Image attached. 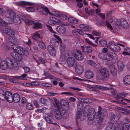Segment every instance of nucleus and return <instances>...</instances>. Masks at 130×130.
<instances>
[{
    "label": "nucleus",
    "instance_id": "c03bdc74",
    "mask_svg": "<svg viewBox=\"0 0 130 130\" xmlns=\"http://www.w3.org/2000/svg\"><path fill=\"white\" fill-rule=\"evenodd\" d=\"M98 41H95V43L98 44ZM99 44L101 46H106L107 45V41H99Z\"/></svg>",
    "mask_w": 130,
    "mask_h": 130
},
{
    "label": "nucleus",
    "instance_id": "f704fd0d",
    "mask_svg": "<svg viewBox=\"0 0 130 130\" xmlns=\"http://www.w3.org/2000/svg\"><path fill=\"white\" fill-rule=\"evenodd\" d=\"M72 32L73 35L77 33H78L81 35H84V33L83 31L78 29H76L74 30H73L72 31Z\"/></svg>",
    "mask_w": 130,
    "mask_h": 130
},
{
    "label": "nucleus",
    "instance_id": "6ab92c4d",
    "mask_svg": "<svg viewBox=\"0 0 130 130\" xmlns=\"http://www.w3.org/2000/svg\"><path fill=\"white\" fill-rule=\"evenodd\" d=\"M11 55L13 58L17 61H21L22 60L21 55L15 51L12 52L11 53Z\"/></svg>",
    "mask_w": 130,
    "mask_h": 130
},
{
    "label": "nucleus",
    "instance_id": "20e7f679",
    "mask_svg": "<svg viewBox=\"0 0 130 130\" xmlns=\"http://www.w3.org/2000/svg\"><path fill=\"white\" fill-rule=\"evenodd\" d=\"M11 48L19 54L23 55L25 54V51L24 49L20 46H18L16 44H13L11 45Z\"/></svg>",
    "mask_w": 130,
    "mask_h": 130
},
{
    "label": "nucleus",
    "instance_id": "0eeeda50",
    "mask_svg": "<svg viewBox=\"0 0 130 130\" xmlns=\"http://www.w3.org/2000/svg\"><path fill=\"white\" fill-rule=\"evenodd\" d=\"M48 23L49 24L51 25H54L56 24L59 25H66L61 21L53 18H51L48 21Z\"/></svg>",
    "mask_w": 130,
    "mask_h": 130
},
{
    "label": "nucleus",
    "instance_id": "0e129e2a",
    "mask_svg": "<svg viewBox=\"0 0 130 130\" xmlns=\"http://www.w3.org/2000/svg\"><path fill=\"white\" fill-rule=\"evenodd\" d=\"M92 34L96 36H99L100 35V32H98L95 30H93L92 31Z\"/></svg>",
    "mask_w": 130,
    "mask_h": 130
},
{
    "label": "nucleus",
    "instance_id": "f3484780",
    "mask_svg": "<svg viewBox=\"0 0 130 130\" xmlns=\"http://www.w3.org/2000/svg\"><path fill=\"white\" fill-rule=\"evenodd\" d=\"M101 75L104 77L108 78L109 76V73L108 70L105 68H103L100 70Z\"/></svg>",
    "mask_w": 130,
    "mask_h": 130
},
{
    "label": "nucleus",
    "instance_id": "58836bf2",
    "mask_svg": "<svg viewBox=\"0 0 130 130\" xmlns=\"http://www.w3.org/2000/svg\"><path fill=\"white\" fill-rule=\"evenodd\" d=\"M37 43H38V45L39 47L41 49L44 50L46 48V46L45 43L43 41H38Z\"/></svg>",
    "mask_w": 130,
    "mask_h": 130
},
{
    "label": "nucleus",
    "instance_id": "7c9ffc66",
    "mask_svg": "<svg viewBox=\"0 0 130 130\" xmlns=\"http://www.w3.org/2000/svg\"><path fill=\"white\" fill-rule=\"evenodd\" d=\"M121 26L125 28H127L128 26V24L126 21L123 19H121Z\"/></svg>",
    "mask_w": 130,
    "mask_h": 130
},
{
    "label": "nucleus",
    "instance_id": "774afa93",
    "mask_svg": "<svg viewBox=\"0 0 130 130\" xmlns=\"http://www.w3.org/2000/svg\"><path fill=\"white\" fill-rule=\"evenodd\" d=\"M114 21L115 23L118 25L120 26L121 23V19H114Z\"/></svg>",
    "mask_w": 130,
    "mask_h": 130
},
{
    "label": "nucleus",
    "instance_id": "a878e982",
    "mask_svg": "<svg viewBox=\"0 0 130 130\" xmlns=\"http://www.w3.org/2000/svg\"><path fill=\"white\" fill-rule=\"evenodd\" d=\"M121 127L122 130H130V121L126 122Z\"/></svg>",
    "mask_w": 130,
    "mask_h": 130
},
{
    "label": "nucleus",
    "instance_id": "8fccbe9b",
    "mask_svg": "<svg viewBox=\"0 0 130 130\" xmlns=\"http://www.w3.org/2000/svg\"><path fill=\"white\" fill-rule=\"evenodd\" d=\"M58 18L62 20H64L67 19V17L65 15L60 13Z\"/></svg>",
    "mask_w": 130,
    "mask_h": 130
},
{
    "label": "nucleus",
    "instance_id": "ddd939ff",
    "mask_svg": "<svg viewBox=\"0 0 130 130\" xmlns=\"http://www.w3.org/2000/svg\"><path fill=\"white\" fill-rule=\"evenodd\" d=\"M81 48L83 52L86 55L91 53L92 51L91 47L89 46H81Z\"/></svg>",
    "mask_w": 130,
    "mask_h": 130
},
{
    "label": "nucleus",
    "instance_id": "393cba45",
    "mask_svg": "<svg viewBox=\"0 0 130 130\" xmlns=\"http://www.w3.org/2000/svg\"><path fill=\"white\" fill-rule=\"evenodd\" d=\"M124 84L126 85L130 84V75H126L123 79Z\"/></svg>",
    "mask_w": 130,
    "mask_h": 130
},
{
    "label": "nucleus",
    "instance_id": "c756f323",
    "mask_svg": "<svg viewBox=\"0 0 130 130\" xmlns=\"http://www.w3.org/2000/svg\"><path fill=\"white\" fill-rule=\"evenodd\" d=\"M1 68L3 70H5L8 68L6 62L5 60H3L0 64Z\"/></svg>",
    "mask_w": 130,
    "mask_h": 130
},
{
    "label": "nucleus",
    "instance_id": "4c0bfd02",
    "mask_svg": "<svg viewBox=\"0 0 130 130\" xmlns=\"http://www.w3.org/2000/svg\"><path fill=\"white\" fill-rule=\"evenodd\" d=\"M62 117L64 119H67L69 117L68 113L66 110H63L61 111Z\"/></svg>",
    "mask_w": 130,
    "mask_h": 130
},
{
    "label": "nucleus",
    "instance_id": "a211bd4d",
    "mask_svg": "<svg viewBox=\"0 0 130 130\" xmlns=\"http://www.w3.org/2000/svg\"><path fill=\"white\" fill-rule=\"evenodd\" d=\"M109 47L113 51L116 52H119L121 50V48L117 44L110 43L109 44Z\"/></svg>",
    "mask_w": 130,
    "mask_h": 130
},
{
    "label": "nucleus",
    "instance_id": "f257e3e1",
    "mask_svg": "<svg viewBox=\"0 0 130 130\" xmlns=\"http://www.w3.org/2000/svg\"><path fill=\"white\" fill-rule=\"evenodd\" d=\"M109 117L112 122L109 123L108 126L106 129V130H115L116 128V126L114 123H116L119 120V119L117 116L115 115L112 112L111 113L109 114Z\"/></svg>",
    "mask_w": 130,
    "mask_h": 130
},
{
    "label": "nucleus",
    "instance_id": "412c9836",
    "mask_svg": "<svg viewBox=\"0 0 130 130\" xmlns=\"http://www.w3.org/2000/svg\"><path fill=\"white\" fill-rule=\"evenodd\" d=\"M56 30L57 32L61 35H63L66 31V29L63 26H58L56 28Z\"/></svg>",
    "mask_w": 130,
    "mask_h": 130
},
{
    "label": "nucleus",
    "instance_id": "6e6d98bb",
    "mask_svg": "<svg viewBox=\"0 0 130 130\" xmlns=\"http://www.w3.org/2000/svg\"><path fill=\"white\" fill-rule=\"evenodd\" d=\"M76 1L77 2V5L79 8L82 7L83 4L82 3V0H76Z\"/></svg>",
    "mask_w": 130,
    "mask_h": 130
},
{
    "label": "nucleus",
    "instance_id": "b1692460",
    "mask_svg": "<svg viewBox=\"0 0 130 130\" xmlns=\"http://www.w3.org/2000/svg\"><path fill=\"white\" fill-rule=\"evenodd\" d=\"M85 77L88 79H90L94 76V73L93 72L90 70L87 71L85 73Z\"/></svg>",
    "mask_w": 130,
    "mask_h": 130
},
{
    "label": "nucleus",
    "instance_id": "2f4dec72",
    "mask_svg": "<svg viewBox=\"0 0 130 130\" xmlns=\"http://www.w3.org/2000/svg\"><path fill=\"white\" fill-rule=\"evenodd\" d=\"M97 113L87 114V116L88 120L90 121H92L95 118L96 115V116L97 115Z\"/></svg>",
    "mask_w": 130,
    "mask_h": 130
},
{
    "label": "nucleus",
    "instance_id": "5701e85b",
    "mask_svg": "<svg viewBox=\"0 0 130 130\" xmlns=\"http://www.w3.org/2000/svg\"><path fill=\"white\" fill-rule=\"evenodd\" d=\"M111 13L110 11L107 12L106 14V17L108 21L110 23L113 22V19H115V17L111 15Z\"/></svg>",
    "mask_w": 130,
    "mask_h": 130
},
{
    "label": "nucleus",
    "instance_id": "4be33fe9",
    "mask_svg": "<svg viewBox=\"0 0 130 130\" xmlns=\"http://www.w3.org/2000/svg\"><path fill=\"white\" fill-rule=\"evenodd\" d=\"M12 98V102H13L15 103H18L20 100V95L17 93H15L13 94Z\"/></svg>",
    "mask_w": 130,
    "mask_h": 130
},
{
    "label": "nucleus",
    "instance_id": "7ed1b4c3",
    "mask_svg": "<svg viewBox=\"0 0 130 130\" xmlns=\"http://www.w3.org/2000/svg\"><path fill=\"white\" fill-rule=\"evenodd\" d=\"M104 115L103 113L102 110H99L97 113V115L96 116L95 118L92 122L93 124L94 125H97L100 121H101L103 119V117Z\"/></svg>",
    "mask_w": 130,
    "mask_h": 130
},
{
    "label": "nucleus",
    "instance_id": "09e8293b",
    "mask_svg": "<svg viewBox=\"0 0 130 130\" xmlns=\"http://www.w3.org/2000/svg\"><path fill=\"white\" fill-rule=\"evenodd\" d=\"M32 38L34 40H36L40 38V37L39 35L37 32H36L33 34Z\"/></svg>",
    "mask_w": 130,
    "mask_h": 130
},
{
    "label": "nucleus",
    "instance_id": "bb28decb",
    "mask_svg": "<svg viewBox=\"0 0 130 130\" xmlns=\"http://www.w3.org/2000/svg\"><path fill=\"white\" fill-rule=\"evenodd\" d=\"M76 72L79 74L80 75L83 72V67L79 65H77L75 68Z\"/></svg>",
    "mask_w": 130,
    "mask_h": 130
},
{
    "label": "nucleus",
    "instance_id": "603ef678",
    "mask_svg": "<svg viewBox=\"0 0 130 130\" xmlns=\"http://www.w3.org/2000/svg\"><path fill=\"white\" fill-rule=\"evenodd\" d=\"M26 101L27 100L26 99L25 97H23L22 98V99L19 103V104L21 106H22L24 104L26 103Z\"/></svg>",
    "mask_w": 130,
    "mask_h": 130
},
{
    "label": "nucleus",
    "instance_id": "052dcab7",
    "mask_svg": "<svg viewBox=\"0 0 130 130\" xmlns=\"http://www.w3.org/2000/svg\"><path fill=\"white\" fill-rule=\"evenodd\" d=\"M46 26L47 27V28L51 32L54 34H55L56 33V32L53 30L51 26L48 25H46Z\"/></svg>",
    "mask_w": 130,
    "mask_h": 130
},
{
    "label": "nucleus",
    "instance_id": "338daca9",
    "mask_svg": "<svg viewBox=\"0 0 130 130\" xmlns=\"http://www.w3.org/2000/svg\"><path fill=\"white\" fill-rule=\"evenodd\" d=\"M95 113L94 109L93 108H91L89 109V110L88 111L87 114H89L91 113Z\"/></svg>",
    "mask_w": 130,
    "mask_h": 130
},
{
    "label": "nucleus",
    "instance_id": "6e6552de",
    "mask_svg": "<svg viewBox=\"0 0 130 130\" xmlns=\"http://www.w3.org/2000/svg\"><path fill=\"white\" fill-rule=\"evenodd\" d=\"M4 30L5 33L10 36V40H15V32L12 29L8 28H6Z\"/></svg>",
    "mask_w": 130,
    "mask_h": 130
},
{
    "label": "nucleus",
    "instance_id": "79ce46f5",
    "mask_svg": "<svg viewBox=\"0 0 130 130\" xmlns=\"http://www.w3.org/2000/svg\"><path fill=\"white\" fill-rule=\"evenodd\" d=\"M42 13L44 15H47L49 13L50 14V13L47 8H44L42 10Z\"/></svg>",
    "mask_w": 130,
    "mask_h": 130
},
{
    "label": "nucleus",
    "instance_id": "a18cd8bd",
    "mask_svg": "<svg viewBox=\"0 0 130 130\" xmlns=\"http://www.w3.org/2000/svg\"><path fill=\"white\" fill-rule=\"evenodd\" d=\"M99 58L103 60H106V54L103 53H100L98 55Z\"/></svg>",
    "mask_w": 130,
    "mask_h": 130
},
{
    "label": "nucleus",
    "instance_id": "9d476101",
    "mask_svg": "<svg viewBox=\"0 0 130 130\" xmlns=\"http://www.w3.org/2000/svg\"><path fill=\"white\" fill-rule=\"evenodd\" d=\"M83 112L82 110H78L76 114V122L79 121V120L80 121H83L85 118V116L83 115Z\"/></svg>",
    "mask_w": 130,
    "mask_h": 130
},
{
    "label": "nucleus",
    "instance_id": "9b49d317",
    "mask_svg": "<svg viewBox=\"0 0 130 130\" xmlns=\"http://www.w3.org/2000/svg\"><path fill=\"white\" fill-rule=\"evenodd\" d=\"M47 49L49 53L53 56H55L56 52L55 48L53 45H49L47 46Z\"/></svg>",
    "mask_w": 130,
    "mask_h": 130
},
{
    "label": "nucleus",
    "instance_id": "ea45409f",
    "mask_svg": "<svg viewBox=\"0 0 130 130\" xmlns=\"http://www.w3.org/2000/svg\"><path fill=\"white\" fill-rule=\"evenodd\" d=\"M110 72L114 76H116L117 75V70L115 67H112L110 70Z\"/></svg>",
    "mask_w": 130,
    "mask_h": 130
},
{
    "label": "nucleus",
    "instance_id": "4d7b16f0",
    "mask_svg": "<svg viewBox=\"0 0 130 130\" xmlns=\"http://www.w3.org/2000/svg\"><path fill=\"white\" fill-rule=\"evenodd\" d=\"M26 108L27 109L32 110L33 108V107L31 104L30 103L27 104L26 105Z\"/></svg>",
    "mask_w": 130,
    "mask_h": 130
},
{
    "label": "nucleus",
    "instance_id": "de8ad7c7",
    "mask_svg": "<svg viewBox=\"0 0 130 130\" xmlns=\"http://www.w3.org/2000/svg\"><path fill=\"white\" fill-rule=\"evenodd\" d=\"M124 64L123 63L121 62H119L118 64L119 69L120 71H122L124 68Z\"/></svg>",
    "mask_w": 130,
    "mask_h": 130
},
{
    "label": "nucleus",
    "instance_id": "e2e57ef3",
    "mask_svg": "<svg viewBox=\"0 0 130 130\" xmlns=\"http://www.w3.org/2000/svg\"><path fill=\"white\" fill-rule=\"evenodd\" d=\"M98 15L100 16V18L102 19V22L103 23H104V22L103 21V20H104L105 19V14L102 13H98Z\"/></svg>",
    "mask_w": 130,
    "mask_h": 130
},
{
    "label": "nucleus",
    "instance_id": "473e14b6",
    "mask_svg": "<svg viewBox=\"0 0 130 130\" xmlns=\"http://www.w3.org/2000/svg\"><path fill=\"white\" fill-rule=\"evenodd\" d=\"M130 54V48L126 47L124 49L123 52L122 53V54L124 56L129 55Z\"/></svg>",
    "mask_w": 130,
    "mask_h": 130
},
{
    "label": "nucleus",
    "instance_id": "1a4fd4ad",
    "mask_svg": "<svg viewBox=\"0 0 130 130\" xmlns=\"http://www.w3.org/2000/svg\"><path fill=\"white\" fill-rule=\"evenodd\" d=\"M106 57L107 60L110 61L117 59L116 55L113 52H108L106 54Z\"/></svg>",
    "mask_w": 130,
    "mask_h": 130
},
{
    "label": "nucleus",
    "instance_id": "423d86ee",
    "mask_svg": "<svg viewBox=\"0 0 130 130\" xmlns=\"http://www.w3.org/2000/svg\"><path fill=\"white\" fill-rule=\"evenodd\" d=\"M72 54L76 59L78 60H85V58L82 56L81 52L79 50H77L76 52H73Z\"/></svg>",
    "mask_w": 130,
    "mask_h": 130
},
{
    "label": "nucleus",
    "instance_id": "e433bc0d",
    "mask_svg": "<svg viewBox=\"0 0 130 130\" xmlns=\"http://www.w3.org/2000/svg\"><path fill=\"white\" fill-rule=\"evenodd\" d=\"M15 76H13L12 77V78H9V81L11 83H16L19 82V80L18 78L14 77Z\"/></svg>",
    "mask_w": 130,
    "mask_h": 130
},
{
    "label": "nucleus",
    "instance_id": "864d4df0",
    "mask_svg": "<svg viewBox=\"0 0 130 130\" xmlns=\"http://www.w3.org/2000/svg\"><path fill=\"white\" fill-rule=\"evenodd\" d=\"M60 13L56 11H54L52 13H50V15H53L57 17H59Z\"/></svg>",
    "mask_w": 130,
    "mask_h": 130
},
{
    "label": "nucleus",
    "instance_id": "5fc2aeb1",
    "mask_svg": "<svg viewBox=\"0 0 130 130\" xmlns=\"http://www.w3.org/2000/svg\"><path fill=\"white\" fill-rule=\"evenodd\" d=\"M87 62L88 64L93 67H96V64L94 62L91 60H88L87 61Z\"/></svg>",
    "mask_w": 130,
    "mask_h": 130
},
{
    "label": "nucleus",
    "instance_id": "cd10ccee",
    "mask_svg": "<svg viewBox=\"0 0 130 130\" xmlns=\"http://www.w3.org/2000/svg\"><path fill=\"white\" fill-rule=\"evenodd\" d=\"M55 116L57 119H61L62 118L61 111L60 112L58 109H55Z\"/></svg>",
    "mask_w": 130,
    "mask_h": 130
},
{
    "label": "nucleus",
    "instance_id": "a19ab883",
    "mask_svg": "<svg viewBox=\"0 0 130 130\" xmlns=\"http://www.w3.org/2000/svg\"><path fill=\"white\" fill-rule=\"evenodd\" d=\"M94 87L96 88L100 89H103L105 90H109L110 89V88L105 87L103 86H100L98 85H95Z\"/></svg>",
    "mask_w": 130,
    "mask_h": 130
},
{
    "label": "nucleus",
    "instance_id": "c85d7f7f",
    "mask_svg": "<svg viewBox=\"0 0 130 130\" xmlns=\"http://www.w3.org/2000/svg\"><path fill=\"white\" fill-rule=\"evenodd\" d=\"M68 21H69V23H67L65 24L66 25H69V23H73L76 24H77L78 23V21L75 18L72 17H69L68 18Z\"/></svg>",
    "mask_w": 130,
    "mask_h": 130
},
{
    "label": "nucleus",
    "instance_id": "aec40b11",
    "mask_svg": "<svg viewBox=\"0 0 130 130\" xmlns=\"http://www.w3.org/2000/svg\"><path fill=\"white\" fill-rule=\"evenodd\" d=\"M75 61L74 58L72 57H69L67 60V63L70 67L73 66L75 62Z\"/></svg>",
    "mask_w": 130,
    "mask_h": 130
},
{
    "label": "nucleus",
    "instance_id": "72a5a7b5",
    "mask_svg": "<svg viewBox=\"0 0 130 130\" xmlns=\"http://www.w3.org/2000/svg\"><path fill=\"white\" fill-rule=\"evenodd\" d=\"M7 12L10 17H12L13 18H14L15 17L16 14L12 10L8 9L7 10Z\"/></svg>",
    "mask_w": 130,
    "mask_h": 130
},
{
    "label": "nucleus",
    "instance_id": "3c124183",
    "mask_svg": "<svg viewBox=\"0 0 130 130\" xmlns=\"http://www.w3.org/2000/svg\"><path fill=\"white\" fill-rule=\"evenodd\" d=\"M0 25L4 26H7L8 24L3 19L0 18Z\"/></svg>",
    "mask_w": 130,
    "mask_h": 130
},
{
    "label": "nucleus",
    "instance_id": "37998d69",
    "mask_svg": "<svg viewBox=\"0 0 130 130\" xmlns=\"http://www.w3.org/2000/svg\"><path fill=\"white\" fill-rule=\"evenodd\" d=\"M34 25L33 28L34 29L40 28H41L42 26L41 24L38 22L34 23Z\"/></svg>",
    "mask_w": 130,
    "mask_h": 130
},
{
    "label": "nucleus",
    "instance_id": "69168bd1",
    "mask_svg": "<svg viewBox=\"0 0 130 130\" xmlns=\"http://www.w3.org/2000/svg\"><path fill=\"white\" fill-rule=\"evenodd\" d=\"M28 17L27 16H25L24 15H22L21 16V19L25 21H26L28 18Z\"/></svg>",
    "mask_w": 130,
    "mask_h": 130
},
{
    "label": "nucleus",
    "instance_id": "13d9d810",
    "mask_svg": "<svg viewBox=\"0 0 130 130\" xmlns=\"http://www.w3.org/2000/svg\"><path fill=\"white\" fill-rule=\"evenodd\" d=\"M7 23H11L13 22V19L12 17H7L6 18Z\"/></svg>",
    "mask_w": 130,
    "mask_h": 130
},
{
    "label": "nucleus",
    "instance_id": "c9c22d12",
    "mask_svg": "<svg viewBox=\"0 0 130 130\" xmlns=\"http://www.w3.org/2000/svg\"><path fill=\"white\" fill-rule=\"evenodd\" d=\"M13 22L15 25L19 24L21 23V21L19 18L18 17H17L16 15L15 17L13 18Z\"/></svg>",
    "mask_w": 130,
    "mask_h": 130
},
{
    "label": "nucleus",
    "instance_id": "bf43d9fd",
    "mask_svg": "<svg viewBox=\"0 0 130 130\" xmlns=\"http://www.w3.org/2000/svg\"><path fill=\"white\" fill-rule=\"evenodd\" d=\"M26 10L29 12H32L35 11V10L33 7H28L26 8Z\"/></svg>",
    "mask_w": 130,
    "mask_h": 130
},
{
    "label": "nucleus",
    "instance_id": "39448f33",
    "mask_svg": "<svg viewBox=\"0 0 130 130\" xmlns=\"http://www.w3.org/2000/svg\"><path fill=\"white\" fill-rule=\"evenodd\" d=\"M1 96H2L4 98H5L9 102L11 103L12 102V94L9 91H6L5 94L3 93L1 94Z\"/></svg>",
    "mask_w": 130,
    "mask_h": 130
},
{
    "label": "nucleus",
    "instance_id": "f03ea898",
    "mask_svg": "<svg viewBox=\"0 0 130 130\" xmlns=\"http://www.w3.org/2000/svg\"><path fill=\"white\" fill-rule=\"evenodd\" d=\"M53 41H50V43H52ZM54 44V46L55 47L58 46L59 43H60L59 49H60L61 55L60 57V59L63 58L64 59L65 58V56L64 55L65 49L66 47L65 45L63 44L62 41H53Z\"/></svg>",
    "mask_w": 130,
    "mask_h": 130
},
{
    "label": "nucleus",
    "instance_id": "680f3d73",
    "mask_svg": "<svg viewBox=\"0 0 130 130\" xmlns=\"http://www.w3.org/2000/svg\"><path fill=\"white\" fill-rule=\"evenodd\" d=\"M25 22L28 25H31L32 24H34V23L33 22V21L29 19V18L28 19L26 20V21H25Z\"/></svg>",
    "mask_w": 130,
    "mask_h": 130
},
{
    "label": "nucleus",
    "instance_id": "49530a36",
    "mask_svg": "<svg viewBox=\"0 0 130 130\" xmlns=\"http://www.w3.org/2000/svg\"><path fill=\"white\" fill-rule=\"evenodd\" d=\"M27 75L26 74L24 73L21 75V76H15L14 77L23 80L26 79V77Z\"/></svg>",
    "mask_w": 130,
    "mask_h": 130
},
{
    "label": "nucleus",
    "instance_id": "2eb2a0df",
    "mask_svg": "<svg viewBox=\"0 0 130 130\" xmlns=\"http://www.w3.org/2000/svg\"><path fill=\"white\" fill-rule=\"evenodd\" d=\"M7 62L8 68L10 69H12L14 66V63L13 60H12L9 58H7L5 60Z\"/></svg>",
    "mask_w": 130,
    "mask_h": 130
},
{
    "label": "nucleus",
    "instance_id": "f8f14e48",
    "mask_svg": "<svg viewBox=\"0 0 130 130\" xmlns=\"http://www.w3.org/2000/svg\"><path fill=\"white\" fill-rule=\"evenodd\" d=\"M128 94L127 93H125L124 92H122L121 93H120L119 94H118L117 97L118 98V100H120L121 102L120 103L122 104L123 105H126V103L122 102L123 101L122 99H123L124 100H125L124 99H123V98L125 97Z\"/></svg>",
    "mask_w": 130,
    "mask_h": 130
},
{
    "label": "nucleus",
    "instance_id": "dca6fc26",
    "mask_svg": "<svg viewBox=\"0 0 130 130\" xmlns=\"http://www.w3.org/2000/svg\"><path fill=\"white\" fill-rule=\"evenodd\" d=\"M22 85L24 86L28 87H34L35 86L39 85L38 82L35 81L32 82L31 83H29L28 82H24L22 83Z\"/></svg>",
    "mask_w": 130,
    "mask_h": 130
},
{
    "label": "nucleus",
    "instance_id": "4468645a",
    "mask_svg": "<svg viewBox=\"0 0 130 130\" xmlns=\"http://www.w3.org/2000/svg\"><path fill=\"white\" fill-rule=\"evenodd\" d=\"M15 4L19 6L25 7L27 5L32 6L34 5V3L30 2L22 1L16 2L15 3Z\"/></svg>",
    "mask_w": 130,
    "mask_h": 130
}]
</instances>
